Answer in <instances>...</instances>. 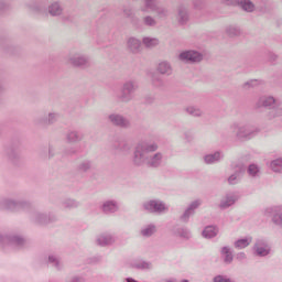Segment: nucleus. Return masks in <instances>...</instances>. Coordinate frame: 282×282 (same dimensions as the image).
I'll return each mask as SVG.
<instances>
[{"instance_id":"1","label":"nucleus","mask_w":282,"mask_h":282,"mask_svg":"<svg viewBox=\"0 0 282 282\" xmlns=\"http://www.w3.org/2000/svg\"><path fill=\"white\" fill-rule=\"evenodd\" d=\"M143 208L148 213H152L154 215H162V213H166V210H169V207H166V204L158 199H152L144 203Z\"/></svg>"},{"instance_id":"2","label":"nucleus","mask_w":282,"mask_h":282,"mask_svg":"<svg viewBox=\"0 0 282 282\" xmlns=\"http://www.w3.org/2000/svg\"><path fill=\"white\" fill-rule=\"evenodd\" d=\"M138 89V86L133 84V82H127L123 85V88L121 90V95H119L120 102H129L131 98H133V91Z\"/></svg>"},{"instance_id":"3","label":"nucleus","mask_w":282,"mask_h":282,"mask_svg":"<svg viewBox=\"0 0 282 282\" xmlns=\"http://www.w3.org/2000/svg\"><path fill=\"white\" fill-rule=\"evenodd\" d=\"M203 56L197 51H185L180 54L181 61H187L189 63H200Z\"/></svg>"},{"instance_id":"4","label":"nucleus","mask_w":282,"mask_h":282,"mask_svg":"<svg viewBox=\"0 0 282 282\" xmlns=\"http://www.w3.org/2000/svg\"><path fill=\"white\" fill-rule=\"evenodd\" d=\"M109 120L115 127H121V129H129L131 127V122L121 115H110Z\"/></svg>"},{"instance_id":"5","label":"nucleus","mask_w":282,"mask_h":282,"mask_svg":"<svg viewBox=\"0 0 282 282\" xmlns=\"http://www.w3.org/2000/svg\"><path fill=\"white\" fill-rule=\"evenodd\" d=\"M127 46L132 54H140V52H142V42L135 37H130L127 42Z\"/></svg>"},{"instance_id":"6","label":"nucleus","mask_w":282,"mask_h":282,"mask_svg":"<svg viewBox=\"0 0 282 282\" xmlns=\"http://www.w3.org/2000/svg\"><path fill=\"white\" fill-rule=\"evenodd\" d=\"M202 203L199 200H194L191 205L186 208L184 214L181 216V221H188L191 215H195L196 208H199Z\"/></svg>"},{"instance_id":"7","label":"nucleus","mask_w":282,"mask_h":282,"mask_svg":"<svg viewBox=\"0 0 282 282\" xmlns=\"http://www.w3.org/2000/svg\"><path fill=\"white\" fill-rule=\"evenodd\" d=\"M220 260L225 265H230L232 261L235 260V254H232V250L230 248H223L220 250Z\"/></svg>"},{"instance_id":"8","label":"nucleus","mask_w":282,"mask_h":282,"mask_svg":"<svg viewBox=\"0 0 282 282\" xmlns=\"http://www.w3.org/2000/svg\"><path fill=\"white\" fill-rule=\"evenodd\" d=\"M177 21L180 25H186V23H188V9H186L184 4L178 6Z\"/></svg>"},{"instance_id":"9","label":"nucleus","mask_w":282,"mask_h":282,"mask_svg":"<svg viewBox=\"0 0 282 282\" xmlns=\"http://www.w3.org/2000/svg\"><path fill=\"white\" fill-rule=\"evenodd\" d=\"M235 169H236L235 174H231L228 177L229 184H237V180H239V176L241 175V173H246V165L243 163L237 164Z\"/></svg>"},{"instance_id":"10","label":"nucleus","mask_w":282,"mask_h":282,"mask_svg":"<svg viewBox=\"0 0 282 282\" xmlns=\"http://www.w3.org/2000/svg\"><path fill=\"white\" fill-rule=\"evenodd\" d=\"M131 267L135 270H151L152 264L149 261L142 259H134L131 262Z\"/></svg>"},{"instance_id":"11","label":"nucleus","mask_w":282,"mask_h":282,"mask_svg":"<svg viewBox=\"0 0 282 282\" xmlns=\"http://www.w3.org/2000/svg\"><path fill=\"white\" fill-rule=\"evenodd\" d=\"M69 62L74 67H87L89 65V59L85 56L75 55L74 57L69 58Z\"/></svg>"},{"instance_id":"12","label":"nucleus","mask_w":282,"mask_h":282,"mask_svg":"<svg viewBox=\"0 0 282 282\" xmlns=\"http://www.w3.org/2000/svg\"><path fill=\"white\" fill-rule=\"evenodd\" d=\"M137 149L139 151H141V153H143V155H144L145 153H153V152L158 151V144L141 143V144L137 145Z\"/></svg>"},{"instance_id":"13","label":"nucleus","mask_w":282,"mask_h":282,"mask_svg":"<svg viewBox=\"0 0 282 282\" xmlns=\"http://www.w3.org/2000/svg\"><path fill=\"white\" fill-rule=\"evenodd\" d=\"M276 105L274 97H260L258 100V107L273 108Z\"/></svg>"},{"instance_id":"14","label":"nucleus","mask_w":282,"mask_h":282,"mask_svg":"<svg viewBox=\"0 0 282 282\" xmlns=\"http://www.w3.org/2000/svg\"><path fill=\"white\" fill-rule=\"evenodd\" d=\"M47 263H51L56 270H63V263H61V259L56 254H48Z\"/></svg>"},{"instance_id":"15","label":"nucleus","mask_w":282,"mask_h":282,"mask_svg":"<svg viewBox=\"0 0 282 282\" xmlns=\"http://www.w3.org/2000/svg\"><path fill=\"white\" fill-rule=\"evenodd\" d=\"M217 232H218L217 227H215V226H207L203 230V237L205 239H213V237H217Z\"/></svg>"},{"instance_id":"16","label":"nucleus","mask_w":282,"mask_h":282,"mask_svg":"<svg viewBox=\"0 0 282 282\" xmlns=\"http://www.w3.org/2000/svg\"><path fill=\"white\" fill-rule=\"evenodd\" d=\"M239 8H242L245 12H254V3L250 0H238Z\"/></svg>"},{"instance_id":"17","label":"nucleus","mask_w":282,"mask_h":282,"mask_svg":"<svg viewBox=\"0 0 282 282\" xmlns=\"http://www.w3.org/2000/svg\"><path fill=\"white\" fill-rule=\"evenodd\" d=\"M250 135H252V132L250 131V129L246 127H241L238 129V132H237L238 140H249Z\"/></svg>"},{"instance_id":"18","label":"nucleus","mask_w":282,"mask_h":282,"mask_svg":"<svg viewBox=\"0 0 282 282\" xmlns=\"http://www.w3.org/2000/svg\"><path fill=\"white\" fill-rule=\"evenodd\" d=\"M123 14L127 17V19L131 20V23L135 25V23H140V19L135 17V13H133V10L131 8H123Z\"/></svg>"},{"instance_id":"19","label":"nucleus","mask_w":282,"mask_h":282,"mask_svg":"<svg viewBox=\"0 0 282 282\" xmlns=\"http://www.w3.org/2000/svg\"><path fill=\"white\" fill-rule=\"evenodd\" d=\"M102 210L106 214L116 213V210H118V205L113 200H108L102 205Z\"/></svg>"},{"instance_id":"20","label":"nucleus","mask_w":282,"mask_h":282,"mask_svg":"<svg viewBox=\"0 0 282 282\" xmlns=\"http://www.w3.org/2000/svg\"><path fill=\"white\" fill-rule=\"evenodd\" d=\"M48 12L52 14V17H58L63 14V8H61V4L58 2H55L48 7Z\"/></svg>"},{"instance_id":"21","label":"nucleus","mask_w":282,"mask_h":282,"mask_svg":"<svg viewBox=\"0 0 282 282\" xmlns=\"http://www.w3.org/2000/svg\"><path fill=\"white\" fill-rule=\"evenodd\" d=\"M113 241V237L109 236V235H101L98 239H97V243L98 246H111Z\"/></svg>"},{"instance_id":"22","label":"nucleus","mask_w":282,"mask_h":282,"mask_svg":"<svg viewBox=\"0 0 282 282\" xmlns=\"http://www.w3.org/2000/svg\"><path fill=\"white\" fill-rule=\"evenodd\" d=\"M66 282H87V279L83 273H73L67 276Z\"/></svg>"},{"instance_id":"23","label":"nucleus","mask_w":282,"mask_h":282,"mask_svg":"<svg viewBox=\"0 0 282 282\" xmlns=\"http://www.w3.org/2000/svg\"><path fill=\"white\" fill-rule=\"evenodd\" d=\"M158 72L160 74H167L169 76L172 72L171 64H169L167 62H161L158 66Z\"/></svg>"},{"instance_id":"24","label":"nucleus","mask_w":282,"mask_h":282,"mask_svg":"<svg viewBox=\"0 0 282 282\" xmlns=\"http://www.w3.org/2000/svg\"><path fill=\"white\" fill-rule=\"evenodd\" d=\"M133 162L137 166H140L142 162H144V153H142L138 148L134 151Z\"/></svg>"},{"instance_id":"25","label":"nucleus","mask_w":282,"mask_h":282,"mask_svg":"<svg viewBox=\"0 0 282 282\" xmlns=\"http://www.w3.org/2000/svg\"><path fill=\"white\" fill-rule=\"evenodd\" d=\"M220 158H221V154L219 152H215L214 154L205 155V162L206 164H213L215 162H219Z\"/></svg>"},{"instance_id":"26","label":"nucleus","mask_w":282,"mask_h":282,"mask_svg":"<svg viewBox=\"0 0 282 282\" xmlns=\"http://www.w3.org/2000/svg\"><path fill=\"white\" fill-rule=\"evenodd\" d=\"M156 228L155 225H148L145 228L141 230L142 237H151L155 235Z\"/></svg>"},{"instance_id":"27","label":"nucleus","mask_w":282,"mask_h":282,"mask_svg":"<svg viewBox=\"0 0 282 282\" xmlns=\"http://www.w3.org/2000/svg\"><path fill=\"white\" fill-rule=\"evenodd\" d=\"M143 45H145V47H156V45H160V40L155 37H144Z\"/></svg>"},{"instance_id":"28","label":"nucleus","mask_w":282,"mask_h":282,"mask_svg":"<svg viewBox=\"0 0 282 282\" xmlns=\"http://www.w3.org/2000/svg\"><path fill=\"white\" fill-rule=\"evenodd\" d=\"M162 164V153H156L153 155L152 160L150 161L149 165L158 169Z\"/></svg>"},{"instance_id":"29","label":"nucleus","mask_w":282,"mask_h":282,"mask_svg":"<svg viewBox=\"0 0 282 282\" xmlns=\"http://www.w3.org/2000/svg\"><path fill=\"white\" fill-rule=\"evenodd\" d=\"M153 12L156 13L159 19H166V17H169V9L164 7H156V9Z\"/></svg>"},{"instance_id":"30","label":"nucleus","mask_w":282,"mask_h":282,"mask_svg":"<svg viewBox=\"0 0 282 282\" xmlns=\"http://www.w3.org/2000/svg\"><path fill=\"white\" fill-rule=\"evenodd\" d=\"M271 169L274 173H282V159H276L271 162Z\"/></svg>"},{"instance_id":"31","label":"nucleus","mask_w":282,"mask_h":282,"mask_svg":"<svg viewBox=\"0 0 282 282\" xmlns=\"http://www.w3.org/2000/svg\"><path fill=\"white\" fill-rule=\"evenodd\" d=\"M237 202L236 196H227L225 202L220 203V208H228L229 206H232Z\"/></svg>"},{"instance_id":"32","label":"nucleus","mask_w":282,"mask_h":282,"mask_svg":"<svg viewBox=\"0 0 282 282\" xmlns=\"http://www.w3.org/2000/svg\"><path fill=\"white\" fill-rule=\"evenodd\" d=\"M143 24L147 25L148 28H155L158 25V21L154 20L153 17L147 15L143 18Z\"/></svg>"},{"instance_id":"33","label":"nucleus","mask_w":282,"mask_h":282,"mask_svg":"<svg viewBox=\"0 0 282 282\" xmlns=\"http://www.w3.org/2000/svg\"><path fill=\"white\" fill-rule=\"evenodd\" d=\"M213 282H235V280L227 274H217L214 276Z\"/></svg>"},{"instance_id":"34","label":"nucleus","mask_w":282,"mask_h":282,"mask_svg":"<svg viewBox=\"0 0 282 282\" xmlns=\"http://www.w3.org/2000/svg\"><path fill=\"white\" fill-rule=\"evenodd\" d=\"M252 239L242 238L235 242L236 248H248L250 246Z\"/></svg>"},{"instance_id":"35","label":"nucleus","mask_w":282,"mask_h":282,"mask_svg":"<svg viewBox=\"0 0 282 282\" xmlns=\"http://www.w3.org/2000/svg\"><path fill=\"white\" fill-rule=\"evenodd\" d=\"M147 10H151V12H154L158 10V0H144Z\"/></svg>"},{"instance_id":"36","label":"nucleus","mask_w":282,"mask_h":282,"mask_svg":"<svg viewBox=\"0 0 282 282\" xmlns=\"http://www.w3.org/2000/svg\"><path fill=\"white\" fill-rule=\"evenodd\" d=\"M257 257H268L270 249L268 248H256L253 252Z\"/></svg>"},{"instance_id":"37","label":"nucleus","mask_w":282,"mask_h":282,"mask_svg":"<svg viewBox=\"0 0 282 282\" xmlns=\"http://www.w3.org/2000/svg\"><path fill=\"white\" fill-rule=\"evenodd\" d=\"M247 171L251 177H257V174L259 173V166L257 164H250Z\"/></svg>"},{"instance_id":"38","label":"nucleus","mask_w":282,"mask_h":282,"mask_svg":"<svg viewBox=\"0 0 282 282\" xmlns=\"http://www.w3.org/2000/svg\"><path fill=\"white\" fill-rule=\"evenodd\" d=\"M227 34L228 36H239V34H241V30L236 26H229L227 28Z\"/></svg>"},{"instance_id":"39","label":"nucleus","mask_w":282,"mask_h":282,"mask_svg":"<svg viewBox=\"0 0 282 282\" xmlns=\"http://www.w3.org/2000/svg\"><path fill=\"white\" fill-rule=\"evenodd\" d=\"M279 116H282V108H272L270 111V118H279Z\"/></svg>"},{"instance_id":"40","label":"nucleus","mask_w":282,"mask_h":282,"mask_svg":"<svg viewBox=\"0 0 282 282\" xmlns=\"http://www.w3.org/2000/svg\"><path fill=\"white\" fill-rule=\"evenodd\" d=\"M3 208H6V210H12V208H17V203L12 200H4Z\"/></svg>"},{"instance_id":"41","label":"nucleus","mask_w":282,"mask_h":282,"mask_svg":"<svg viewBox=\"0 0 282 282\" xmlns=\"http://www.w3.org/2000/svg\"><path fill=\"white\" fill-rule=\"evenodd\" d=\"M12 241L15 243V246H25V239L23 237L14 236Z\"/></svg>"},{"instance_id":"42","label":"nucleus","mask_w":282,"mask_h":282,"mask_svg":"<svg viewBox=\"0 0 282 282\" xmlns=\"http://www.w3.org/2000/svg\"><path fill=\"white\" fill-rule=\"evenodd\" d=\"M78 132H70L67 134L68 142H78Z\"/></svg>"},{"instance_id":"43","label":"nucleus","mask_w":282,"mask_h":282,"mask_svg":"<svg viewBox=\"0 0 282 282\" xmlns=\"http://www.w3.org/2000/svg\"><path fill=\"white\" fill-rule=\"evenodd\" d=\"M272 221L275 224V226H282V214H275Z\"/></svg>"},{"instance_id":"44","label":"nucleus","mask_w":282,"mask_h":282,"mask_svg":"<svg viewBox=\"0 0 282 282\" xmlns=\"http://www.w3.org/2000/svg\"><path fill=\"white\" fill-rule=\"evenodd\" d=\"M186 111H187L191 116H202V110L195 109L194 107L187 108Z\"/></svg>"},{"instance_id":"45","label":"nucleus","mask_w":282,"mask_h":282,"mask_svg":"<svg viewBox=\"0 0 282 282\" xmlns=\"http://www.w3.org/2000/svg\"><path fill=\"white\" fill-rule=\"evenodd\" d=\"M254 248H268V242H265V240H258L254 243Z\"/></svg>"},{"instance_id":"46","label":"nucleus","mask_w":282,"mask_h":282,"mask_svg":"<svg viewBox=\"0 0 282 282\" xmlns=\"http://www.w3.org/2000/svg\"><path fill=\"white\" fill-rule=\"evenodd\" d=\"M225 6H239V0H223Z\"/></svg>"},{"instance_id":"47","label":"nucleus","mask_w":282,"mask_h":282,"mask_svg":"<svg viewBox=\"0 0 282 282\" xmlns=\"http://www.w3.org/2000/svg\"><path fill=\"white\" fill-rule=\"evenodd\" d=\"M89 169H91V164H89V162H86V163H82L79 165V171H89Z\"/></svg>"},{"instance_id":"48","label":"nucleus","mask_w":282,"mask_h":282,"mask_svg":"<svg viewBox=\"0 0 282 282\" xmlns=\"http://www.w3.org/2000/svg\"><path fill=\"white\" fill-rule=\"evenodd\" d=\"M254 85H259V80L252 79L250 82H247L243 87H254Z\"/></svg>"},{"instance_id":"49","label":"nucleus","mask_w":282,"mask_h":282,"mask_svg":"<svg viewBox=\"0 0 282 282\" xmlns=\"http://www.w3.org/2000/svg\"><path fill=\"white\" fill-rule=\"evenodd\" d=\"M236 259H238V261H243V259H246V254L243 252H239L237 253Z\"/></svg>"},{"instance_id":"50","label":"nucleus","mask_w":282,"mask_h":282,"mask_svg":"<svg viewBox=\"0 0 282 282\" xmlns=\"http://www.w3.org/2000/svg\"><path fill=\"white\" fill-rule=\"evenodd\" d=\"M54 118H55L54 113L48 115V124H52V122H54Z\"/></svg>"},{"instance_id":"51","label":"nucleus","mask_w":282,"mask_h":282,"mask_svg":"<svg viewBox=\"0 0 282 282\" xmlns=\"http://www.w3.org/2000/svg\"><path fill=\"white\" fill-rule=\"evenodd\" d=\"M122 282H138V281L133 278H126V279H123Z\"/></svg>"},{"instance_id":"52","label":"nucleus","mask_w":282,"mask_h":282,"mask_svg":"<svg viewBox=\"0 0 282 282\" xmlns=\"http://www.w3.org/2000/svg\"><path fill=\"white\" fill-rule=\"evenodd\" d=\"M47 220V216L45 215H40L39 216V221Z\"/></svg>"},{"instance_id":"53","label":"nucleus","mask_w":282,"mask_h":282,"mask_svg":"<svg viewBox=\"0 0 282 282\" xmlns=\"http://www.w3.org/2000/svg\"><path fill=\"white\" fill-rule=\"evenodd\" d=\"M98 261H102V257L100 256L95 257V263H98Z\"/></svg>"},{"instance_id":"54","label":"nucleus","mask_w":282,"mask_h":282,"mask_svg":"<svg viewBox=\"0 0 282 282\" xmlns=\"http://www.w3.org/2000/svg\"><path fill=\"white\" fill-rule=\"evenodd\" d=\"M3 8H6L4 3H0V10H3Z\"/></svg>"},{"instance_id":"55","label":"nucleus","mask_w":282,"mask_h":282,"mask_svg":"<svg viewBox=\"0 0 282 282\" xmlns=\"http://www.w3.org/2000/svg\"><path fill=\"white\" fill-rule=\"evenodd\" d=\"M66 206H67V207H69V206H76V203L72 202L70 205H69V204H66Z\"/></svg>"},{"instance_id":"56","label":"nucleus","mask_w":282,"mask_h":282,"mask_svg":"<svg viewBox=\"0 0 282 282\" xmlns=\"http://www.w3.org/2000/svg\"><path fill=\"white\" fill-rule=\"evenodd\" d=\"M183 237H186V238H188V234H187V232H185V234L183 235Z\"/></svg>"},{"instance_id":"57","label":"nucleus","mask_w":282,"mask_h":282,"mask_svg":"<svg viewBox=\"0 0 282 282\" xmlns=\"http://www.w3.org/2000/svg\"><path fill=\"white\" fill-rule=\"evenodd\" d=\"M181 282H188V280H183V281H181Z\"/></svg>"}]
</instances>
